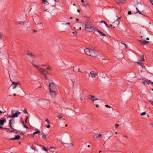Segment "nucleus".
<instances>
[{
    "instance_id": "aec40b11",
    "label": "nucleus",
    "mask_w": 153,
    "mask_h": 153,
    "mask_svg": "<svg viewBox=\"0 0 153 153\" xmlns=\"http://www.w3.org/2000/svg\"><path fill=\"white\" fill-rule=\"evenodd\" d=\"M32 65L34 67L37 68L39 70L41 68L39 66L35 64L34 63H32Z\"/></svg>"
},
{
    "instance_id": "72a5a7b5",
    "label": "nucleus",
    "mask_w": 153,
    "mask_h": 153,
    "mask_svg": "<svg viewBox=\"0 0 153 153\" xmlns=\"http://www.w3.org/2000/svg\"><path fill=\"white\" fill-rule=\"evenodd\" d=\"M45 121L48 124H50V122L49 120L48 119H46L45 120Z\"/></svg>"
},
{
    "instance_id": "9b49d317",
    "label": "nucleus",
    "mask_w": 153,
    "mask_h": 153,
    "mask_svg": "<svg viewBox=\"0 0 153 153\" xmlns=\"http://www.w3.org/2000/svg\"><path fill=\"white\" fill-rule=\"evenodd\" d=\"M120 17H119L116 20L115 22H113V23L117 25V26L119 25L120 23Z\"/></svg>"
},
{
    "instance_id": "f257e3e1",
    "label": "nucleus",
    "mask_w": 153,
    "mask_h": 153,
    "mask_svg": "<svg viewBox=\"0 0 153 153\" xmlns=\"http://www.w3.org/2000/svg\"><path fill=\"white\" fill-rule=\"evenodd\" d=\"M85 30L87 31L95 33V29L92 25V23L89 20H87L85 23Z\"/></svg>"
},
{
    "instance_id": "c85d7f7f",
    "label": "nucleus",
    "mask_w": 153,
    "mask_h": 153,
    "mask_svg": "<svg viewBox=\"0 0 153 153\" xmlns=\"http://www.w3.org/2000/svg\"><path fill=\"white\" fill-rule=\"evenodd\" d=\"M140 79L141 80L142 82L144 84H145V82L146 81V80L143 79Z\"/></svg>"
},
{
    "instance_id": "9d476101",
    "label": "nucleus",
    "mask_w": 153,
    "mask_h": 153,
    "mask_svg": "<svg viewBox=\"0 0 153 153\" xmlns=\"http://www.w3.org/2000/svg\"><path fill=\"white\" fill-rule=\"evenodd\" d=\"M17 85H20V83L19 82H12V84L11 85V86H12V88L14 89L16 88L17 86Z\"/></svg>"
},
{
    "instance_id": "de8ad7c7",
    "label": "nucleus",
    "mask_w": 153,
    "mask_h": 153,
    "mask_svg": "<svg viewBox=\"0 0 153 153\" xmlns=\"http://www.w3.org/2000/svg\"><path fill=\"white\" fill-rule=\"evenodd\" d=\"M44 4L48 5L49 4V3L46 1V2H45V4Z\"/></svg>"
},
{
    "instance_id": "864d4df0",
    "label": "nucleus",
    "mask_w": 153,
    "mask_h": 153,
    "mask_svg": "<svg viewBox=\"0 0 153 153\" xmlns=\"http://www.w3.org/2000/svg\"><path fill=\"white\" fill-rule=\"evenodd\" d=\"M46 127L48 128H49L50 127V125H48L46 126Z\"/></svg>"
},
{
    "instance_id": "4d7b16f0",
    "label": "nucleus",
    "mask_w": 153,
    "mask_h": 153,
    "mask_svg": "<svg viewBox=\"0 0 153 153\" xmlns=\"http://www.w3.org/2000/svg\"><path fill=\"white\" fill-rule=\"evenodd\" d=\"M42 87V85H40L38 87L39 88H41Z\"/></svg>"
},
{
    "instance_id": "5701e85b",
    "label": "nucleus",
    "mask_w": 153,
    "mask_h": 153,
    "mask_svg": "<svg viewBox=\"0 0 153 153\" xmlns=\"http://www.w3.org/2000/svg\"><path fill=\"white\" fill-rule=\"evenodd\" d=\"M27 55L31 57H32L33 56H34V55L32 54V53H30L29 52H28L27 53Z\"/></svg>"
},
{
    "instance_id": "bf43d9fd",
    "label": "nucleus",
    "mask_w": 153,
    "mask_h": 153,
    "mask_svg": "<svg viewBox=\"0 0 153 153\" xmlns=\"http://www.w3.org/2000/svg\"><path fill=\"white\" fill-rule=\"evenodd\" d=\"M44 75V77L45 78H47V74H45Z\"/></svg>"
},
{
    "instance_id": "680f3d73",
    "label": "nucleus",
    "mask_w": 153,
    "mask_h": 153,
    "mask_svg": "<svg viewBox=\"0 0 153 153\" xmlns=\"http://www.w3.org/2000/svg\"><path fill=\"white\" fill-rule=\"evenodd\" d=\"M7 118H12V116L10 115L9 116L7 117Z\"/></svg>"
},
{
    "instance_id": "473e14b6",
    "label": "nucleus",
    "mask_w": 153,
    "mask_h": 153,
    "mask_svg": "<svg viewBox=\"0 0 153 153\" xmlns=\"http://www.w3.org/2000/svg\"><path fill=\"white\" fill-rule=\"evenodd\" d=\"M144 56L143 55L142 57H141V59H142V60L143 61H145V59H144Z\"/></svg>"
},
{
    "instance_id": "a211bd4d",
    "label": "nucleus",
    "mask_w": 153,
    "mask_h": 153,
    "mask_svg": "<svg viewBox=\"0 0 153 153\" xmlns=\"http://www.w3.org/2000/svg\"><path fill=\"white\" fill-rule=\"evenodd\" d=\"M5 119H0V125L1 126L3 125L4 123L6 122Z\"/></svg>"
},
{
    "instance_id": "dca6fc26",
    "label": "nucleus",
    "mask_w": 153,
    "mask_h": 153,
    "mask_svg": "<svg viewBox=\"0 0 153 153\" xmlns=\"http://www.w3.org/2000/svg\"><path fill=\"white\" fill-rule=\"evenodd\" d=\"M63 144L65 145V146L67 148H68L72 146H73V144L72 143H64Z\"/></svg>"
},
{
    "instance_id": "c756f323",
    "label": "nucleus",
    "mask_w": 153,
    "mask_h": 153,
    "mask_svg": "<svg viewBox=\"0 0 153 153\" xmlns=\"http://www.w3.org/2000/svg\"><path fill=\"white\" fill-rule=\"evenodd\" d=\"M24 112L25 113L27 114H28V113L27 111V110L26 108H25L24 110Z\"/></svg>"
},
{
    "instance_id": "7ed1b4c3",
    "label": "nucleus",
    "mask_w": 153,
    "mask_h": 153,
    "mask_svg": "<svg viewBox=\"0 0 153 153\" xmlns=\"http://www.w3.org/2000/svg\"><path fill=\"white\" fill-rule=\"evenodd\" d=\"M99 53L96 51L94 50H90V52L88 53V55L93 57L97 56Z\"/></svg>"
},
{
    "instance_id": "79ce46f5",
    "label": "nucleus",
    "mask_w": 153,
    "mask_h": 153,
    "mask_svg": "<svg viewBox=\"0 0 153 153\" xmlns=\"http://www.w3.org/2000/svg\"><path fill=\"white\" fill-rule=\"evenodd\" d=\"M3 35L2 33L0 32V38L2 37Z\"/></svg>"
},
{
    "instance_id": "4be33fe9",
    "label": "nucleus",
    "mask_w": 153,
    "mask_h": 153,
    "mask_svg": "<svg viewBox=\"0 0 153 153\" xmlns=\"http://www.w3.org/2000/svg\"><path fill=\"white\" fill-rule=\"evenodd\" d=\"M101 23H104V24H105V25L107 27H108V28H110V27H109L108 25H107L106 22L105 21H102L101 22Z\"/></svg>"
},
{
    "instance_id": "1a4fd4ad",
    "label": "nucleus",
    "mask_w": 153,
    "mask_h": 153,
    "mask_svg": "<svg viewBox=\"0 0 153 153\" xmlns=\"http://www.w3.org/2000/svg\"><path fill=\"white\" fill-rule=\"evenodd\" d=\"M21 113L19 112L18 111L16 112L15 113H13L12 114V119L14 121V118L15 117H18L19 114H20Z\"/></svg>"
},
{
    "instance_id": "2eb2a0df",
    "label": "nucleus",
    "mask_w": 153,
    "mask_h": 153,
    "mask_svg": "<svg viewBox=\"0 0 153 153\" xmlns=\"http://www.w3.org/2000/svg\"><path fill=\"white\" fill-rule=\"evenodd\" d=\"M20 138V136L19 135H15V137L10 139V140H17L19 139Z\"/></svg>"
},
{
    "instance_id": "3c124183",
    "label": "nucleus",
    "mask_w": 153,
    "mask_h": 153,
    "mask_svg": "<svg viewBox=\"0 0 153 153\" xmlns=\"http://www.w3.org/2000/svg\"><path fill=\"white\" fill-rule=\"evenodd\" d=\"M105 107H107V108H108V107H109V108L110 107V106H108V105H107V104L106 105H105Z\"/></svg>"
},
{
    "instance_id": "8fccbe9b",
    "label": "nucleus",
    "mask_w": 153,
    "mask_h": 153,
    "mask_svg": "<svg viewBox=\"0 0 153 153\" xmlns=\"http://www.w3.org/2000/svg\"><path fill=\"white\" fill-rule=\"evenodd\" d=\"M149 1L152 4V3H153V0H149Z\"/></svg>"
},
{
    "instance_id": "603ef678",
    "label": "nucleus",
    "mask_w": 153,
    "mask_h": 153,
    "mask_svg": "<svg viewBox=\"0 0 153 153\" xmlns=\"http://www.w3.org/2000/svg\"><path fill=\"white\" fill-rule=\"evenodd\" d=\"M136 9H137V12L136 13H138V12L139 11V9H138V8H137V7H136Z\"/></svg>"
},
{
    "instance_id": "ea45409f",
    "label": "nucleus",
    "mask_w": 153,
    "mask_h": 153,
    "mask_svg": "<svg viewBox=\"0 0 153 153\" xmlns=\"http://www.w3.org/2000/svg\"><path fill=\"white\" fill-rule=\"evenodd\" d=\"M57 117L59 119H60L62 118V116L61 115H59L57 116Z\"/></svg>"
},
{
    "instance_id": "6e6d98bb",
    "label": "nucleus",
    "mask_w": 153,
    "mask_h": 153,
    "mask_svg": "<svg viewBox=\"0 0 153 153\" xmlns=\"http://www.w3.org/2000/svg\"><path fill=\"white\" fill-rule=\"evenodd\" d=\"M4 128H3V127H2L1 126H0V129H4Z\"/></svg>"
},
{
    "instance_id": "c03bdc74",
    "label": "nucleus",
    "mask_w": 153,
    "mask_h": 153,
    "mask_svg": "<svg viewBox=\"0 0 153 153\" xmlns=\"http://www.w3.org/2000/svg\"><path fill=\"white\" fill-rule=\"evenodd\" d=\"M33 143L34 144H36L38 146H39V145L38 144H37L36 143V141L35 140L34 141Z\"/></svg>"
},
{
    "instance_id": "393cba45",
    "label": "nucleus",
    "mask_w": 153,
    "mask_h": 153,
    "mask_svg": "<svg viewBox=\"0 0 153 153\" xmlns=\"http://www.w3.org/2000/svg\"><path fill=\"white\" fill-rule=\"evenodd\" d=\"M22 125L23 126L24 128H28V127L25 125L23 121H22Z\"/></svg>"
},
{
    "instance_id": "a878e982",
    "label": "nucleus",
    "mask_w": 153,
    "mask_h": 153,
    "mask_svg": "<svg viewBox=\"0 0 153 153\" xmlns=\"http://www.w3.org/2000/svg\"><path fill=\"white\" fill-rule=\"evenodd\" d=\"M146 82L148 85H149L150 83V82H151V81L150 80L147 79L146 80Z\"/></svg>"
},
{
    "instance_id": "f8f14e48",
    "label": "nucleus",
    "mask_w": 153,
    "mask_h": 153,
    "mask_svg": "<svg viewBox=\"0 0 153 153\" xmlns=\"http://www.w3.org/2000/svg\"><path fill=\"white\" fill-rule=\"evenodd\" d=\"M91 76L93 78H95L96 76L98 75V74L96 73L94 71H91L90 72Z\"/></svg>"
},
{
    "instance_id": "f704fd0d",
    "label": "nucleus",
    "mask_w": 153,
    "mask_h": 153,
    "mask_svg": "<svg viewBox=\"0 0 153 153\" xmlns=\"http://www.w3.org/2000/svg\"><path fill=\"white\" fill-rule=\"evenodd\" d=\"M146 114V112H143L142 113H141V115L143 116V115H145V114Z\"/></svg>"
},
{
    "instance_id": "bb28decb",
    "label": "nucleus",
    "mask_w": 153,
    "mask_h": 153,
    "mask_svg": "<svg viewBox=\"0 0 153 153\" xmlns=\"http://www.w3.org/2000/svg\"><path fill=\"white\" fill-rule=\"evenodd\" d=\"M42 149L45 152H47L48 151V149L44 146L43 147Z\"/></svg>"
},
{
    "instance_id": "e2e57ef3",
    "label": "nucleus",
    "mask_w": 153,
    "mask_h": 153,
    "mask_svg": "<svg viewBox=\"0 0 153 153\" xmlns=\"http://www.w3.org/2000/svg\"><path fill=\"white\" fill-rule=\"evenodd\" d=\"M140 4L141 5H142L141 3L140 2L137 3V4Z\"/></svg>"
},
{
    "instance_id": "49530a36",
    "label": "nucleus",
    "mask_w": 153,
    "mask_h": 153,
    "mask_svg": "<svg viewBox=\"0 0 153 153\" xmlns=\"http://www.w3.org/2000/svg\"><path fill=\"white\" fill-rule=\"evenodd\" d=\"M138 13H139V14H142V15H143L144 16H145L144 15H143L142 13L141 12V11H139L138 12Z\"/></svg>"
},
{
    "instance_id": "4468645a",
    "label": "nucleus",
    "mask_w": 153,
    "mask_h": 153,
    "mask_svg": "<svg viewBox=\"0 0 153 153\" xmlns=\"http://www.w3.org/2000/svg\"><path fill=\"white\" fill-rule=\"evenodd\" d=\"M89 97H90V99L91 100H92L93 101H94V100H99L98 99H94V98H95V97L92 95H89L88 96Z\"/></svg>"
},
{
    "instance_id": "6ab92c4d",
    "label": "nucleus",
    "mask_w": 153,
    "mask_h": 153,
    "mask_svg": "<svg viewBox=\"0 0 153 153\" xmlns=\"http://www.w3.org/2000/svg\"><path fill=\"white\" fill-rule=\"evenodd\" d=\"M35 131L33 133V135H35L37 134H39L41 132L37 128H35Z\"/></svg>"
},
{
    "instance_id": "774afa93",
    "label": "nucleus",
    "mask_w": 153,
    "mask_h": 153,
    "mask_svg": "<svg viewBox=\"0 0 153 153\" xmlns=\"http://www.w3.org/2000/svg\"><path fill=\"white\" fill-rule=\"evenodd\" d=\"M76 21H79V19H76Z\"/></svg>"
},
{
    "instance_id": "37998d69",
    "label": "nucleus",
    "mask_w": 153,
    "mask_h": 153,
    "mask_svg": "<svg viewBox=\"0 0 153 153\" xmlns=\"http://www.w3.org/2000/svg\"><path fill=\"white\" fill-rule=\"evenodd\" d=\"M128 15H131V11H128Z\"/></svg>"
},
{
    "instance_id": "a19ab883",
    "label": "nucleus",
    "mask_w": 153,
    "mask_h": 153,
    "mask_svg": "<svg viewBox=\"0 0 153 153\" xmlns=\"http://www.w3.org/2000/svg\"><path fill=\"white\" fill-rule=\"evenodd\" d=\"M47 0H42V2L43 3L45 4V2Z\"/></svg>"
},
{
    "instance_id": "6e6552de",
    "label": "nucleus",
    "mask_w": 153,
    "mask_h": 153,
    "mask_svg": "<svg viewBox=\"0 0 153 153\" xmlns=\"http://www.w3.org/2000/svg\"><path fill=\"white\" fill-rule=\"evenodd\" d=\"M95 32H97L98 33H99V34L100 36H106V35L105 34L103 33L102 31H100V30L97 29H95ZM96 35H97V34L95 33V32L94 33Z\"/></svg>"
},
{
    "instance_id": "052dcab7",
    "label": "nucleus",
    "mask_w": 153,
    "mask_h": 153,
    "mask_svg": "<svg viewBox=\"0 0 153 153\" xmlns=\"http://www.w3.org/2000/svg\"><path fill=\"white\" fill-rule=\"evenodd\" d=\"M137 63H138V64H139L140 65H141V64H142V63H141V62H137Z\"/></svg>"
},
{
    "instance_id": "a18cd8bd",
    "label": "nucleus",
    "mask_w": 153,
    "mask_h": 153,
    "mask_svg": "<svg viewBox=\"0 0 153 153\" xmlns=\"http://www.w3.org/2000/svg\"><path fill=\"white\" fill-rule=\"evenodd\" d=\"M119 126V125L118 124H116L115 126L116 128H117Z\"/></svg>"
},
{
    "instance_id": "e433bc0d",
    "label": "nucleus",
    "mask_w": 153,
    "mask_h": 153,
    "mask_svg": "<svg viewBox=\"0 0 153 153\" xmlns=\"http://www.w3.org/2000/svg\"><path fill=\"white\" fill-rule=\"evenodd\" d=\"M40 25H41L42 27L43 26L42 23H40L39 24H38V25H37V27H38L39 26H40Z\"/></svg>"
},
{
    "instance_id": "7c9ffc66",
    "label": "nucleus",
    "mask_w": 153,
    "mask_h": 153,
    "mask_svg": "<svg viewBox=\"0 0 153 153\" xmlns=\"http://www.w3.org/2000/svg\"><path fill=\"white\" fill-rule=\"evenodd\" d=\"M46 69L48 70H49L51 71V68L49 66H48L46 68Z\"/></svg>"
},
{
    "instance_id": "13d9d810",
    "label": "nucleus",
    "mask_w": 153,
    "mask_h": 153,
    "mask_svg": "<svg viewBox=\"0 0 153 153\" xmlns=\"http://www.w3.org/2000/svg\"><path fill=\"white\" fill-rule=\"evenodd\" d=\"M73 33L74 34H76V32H73Z\"/></svg>"
},
{
    "instance_id": "20e7f679",
    "label": "nucleus",
    "mask_w": 153,
    "mask_h": 153,
    "mask_svg": "<svg viewBox=\"0 0 153 153\" xmlns=\"http://www.w3.org/2000/svg\"><path fill=\"white\" fill-rule=\"evenodd\" d=\"M12 122H13V120L12 119H11L9 120V124L10 126V127L11 128V129L9 130V131L10 132H15L16 134H17L18 133V132L17 131H16V130L15 129H14L12 126V125H13L12 124Z\"/></svg>"
},
{
    "instance_id": "58836bf2",
    "label": "nucleus",
    "mask_w": 153,
    "mask_h": 153,
    "mask_svg": "<svg viewBox=\"0 0 153 153\" xmlns=\"http://www.w3.org/2000/svg\"><path fill=\"white\" fill-rule=\"evenodd\" d=\"M148 101L151 104L153 105V101H152L150 100H148Z\"/></svg>"
},
{
    "instance_id": "b1692460",
    "label": "nucleus",
    "mask_w": 153,
    "mask_h": 153,
    "mask_svg": "<svg viewBox=\"0 0 153 153\" xmlns=\"http://www.w3.org/2000/svg\"><path fill=\"white\" fill-rule=\"evenodd\" d=\"M82 4L84 6H86L88 5V4L86 1H84V2L82 3Z\"/></svg>"
},
{
    "instance_id": "338daca9",
    "label": "nucleus",
    "mask_w": 153,
    "mask_h": 153,
    "mask_svg": "<svg viewBox=\"0 0 153 153\" xmlns=\"http://www.w3.org/2000/svg\"><path fill=\"white\" fill-rule=\"evenodd\" d=\"M81 2L83 3L84 2V0H82L81 1Z\"/></svg>"
},
{
    "instance_id": "ddd939ff",
    "label": "nucleus",
    "mask_w": 153,
    "mask_h": 153,
    "mask_svg": "<svg viewBox=\"0 0 153 153\" xmlns=\"http://www.w3.org/2000/svg\"><path fill=\"white\" fill-rule=\"evenodd\" d=\"M116 3L119 4H124L125 3V0H115Z\"/></svg>"
},
{
    "instance_id": "412c9836",
    "label": "nucleus",
    "mask_w": 153,
    "mask_h": 153,
    "mask_svg": "<svg viewBox=\"0 0 153 153\" xmlns=\"http://www.w3.org/2000/svg\"><path fill=\"white\" fill-rule=\"evenodd\" d=\"M102 135V134H96L94 135V137L97 138L100 137Z\"/></svg>"
},
{
    "instance_id": "cd10ccee",
    "label": "nucleus",
    "mask_w": 153,
    "mask_h": 153,
    "mask_svg": "<svg viewBox=\"0 0 153 153\" xmlns=\"http://www.w3.org/2000/svg\"><path fill=\"white\" fill-rule=\"evenodd\" d=\"M17 24H19L22 25H24V23L23 22L21 21L20 22H18L17 23Z\"/></svg>"
},
{
    "instance_id": "0eeeda50",
    "label": "nucleus",
    "mask_w": 153,
    "mask_h": 153,
    "mask_svg": "<svg viewBox=\"0 0 153 153\" xmlns=\"http://www.w3.org/2000/svg\"><path fill=\"white\" fill-rule=\"evenodd\" d=\"M139 41L140 43L143 45H145L148 44L149 43V41H146L145 39L144 40H139Z\"/></svg>"
},
{
    "instance_id": "09e8293b",
    "label": "nucleus",
    "mask_w": 153,
    "mask_h": 153,
    "mask_svg": "<svg viewBox=\"0 0 153 153\" xmlns=\"http://www.w3.org/2000/svg\"><path fill=\"white\" fill-rule=\"evenodd\" d=\"M56 2H59V0H54Z\"/></svg>"
},
{
    "instance_id": "5fc2aeb1",
    "label": "nucleus",
    "mask_w": 153,
    "mask_h": 153,
    "mask_svg": "<svg viewBox=\"0 0 153 153\" xmlns=\"http://www.w3.org/2000/svg\"><path fill=\"white\" fill-rule=\"evenodd\" d=\"M70 22H68V23H66L65 24V25H69L70 24Z\"/></svg>"
},
{
    "instance_id": "c9c22d12",
    "label": "nucleus",
    "mask_w": 153,
    "mask_h": 153,
    "mask_svg": "<svg viewBox=\"0 0 153 153\" xmlns=\"http://www.w3.org/2000/svg\"><path fill=\"white\" fill-rule=\"evenodd\" d=\"M25 118H26V119H25V122L26 123H27V119L28 118V117L27 116H26L25 117Z\"/></svg>"
},
{
    "instance_id": "f03ea898",
    "label": "nucleus",
    "mask_w": 153,
    "mask_h": 153,
    "mask_svg": "<svg viewBox=\"0 0 153 153\" xmlns=\"http://www.w3.org/2000/svg\"><path fill=\"white\" fill-rule=\"evenodd\" d=\"M49 88L50 91L57 90L56 86L53 82L49 83Z\"/></svg>"
},
{
    "instance_id": "2f4dec72",
    "label": "nucleus",
    "mask_w": 153,
    "mask_h": 153,
    "mask_svg": "<svg viewBox=\"0 0 153 153\" xmlns=\"http://www.w3.org/2000/svg\"><path fill=\"white\" fill-rule=\"evenodd\" d=\"M42 137L44 139H46L47 138L46 135L44 134H43Z\"/></svg>"
},
{
    "instance_id": "423d86ee",
    "label": "nucleus",
    "mask_w": 153,
    "mask_h": 153,
    "mask_svg": "<svg viewBox=\"0 0 153 153\" xmlns=\"http://www.w3.org/2000/svg\"><path fill=\"white\" fill-rule=\"evenodd\" d=\"M57 90H55V91H50L49 93L51 95V96L53 98H55L56 97L57 94L56 92H57Z\"/></svg>"
},
{
    "instance_id": "39448f33",
    "label": "nucleus",
    "mask_w": 153,
    "mask_h": 153,
    "mask_svg": "<svg viewBox=\"0 0 153 153\" xmlns=\"http://www.w3.org/2000/svg\"><path fill=\"white\" fill-rule=\"evenodd\" d=\"M39 71L44 75L50 74L45 69L41 68L39 69Z\"/></svg>"
},
{
    "instance_id": "69168bd1",
    "label": "nucleus",
    "mask_w": 153,
    "mask_h": 153,
    "mask_svg": "<svg viewBox=\"0 0 153 153\" xmlns=\"http://www.w3.org/2000/svg\"><path fill=\"white\" fill-rule=\"evenodd\" d=\"M95 105L97 107H99V105L97 104H95Z\"/></svg>"
},
{
    "instance_id": "f3484780",
    "label": "nucleus",
    "mask_w": 153,
    "mask_h": 153,
    "mask_svg": "<svg viewBox=\"0 0 153 153\" xmlns=\"http://www.w3.org/2000/svg\"><path fill=\"white\" fill-rule=\"evenodd\" d=\"M84 51L85 53L88 55V53H90V50H89L88 48L85 49Z\"/></svg>"
},
{
    "instance_id": "0e129e2a",
    "label": "nucleus",
    "mask_w": 153,
    "mask_h": 153,
    "mask_svg": "<svg viewBox=\"0 0 153 153\" xmlns=\"http://www.w3.org/2000/svg\"><path fill=\"white\" fill-rule=\"evenodd\" d=\"M19 134H24L22 132H21V133H19Z\"/></svg>"
},
{
    "instance_id": "4c0bfd02",
    "label": "nucleus",
    "mask_w": 153,
    "mask_h": 153,
    "mask_svg": "<svg viewBox=\"0 0 153 153\" xmlns=\"http://www.w3.org/2000/svg\"><path fill=\"white\" fill-rule=\"evenodd\" d=\"M30 148L35 151V149L33 145L30 146Z\"/></svg>"
}]
</instances>
